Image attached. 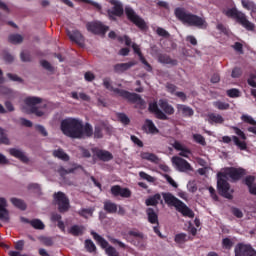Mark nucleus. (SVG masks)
I'll list each match as a JSON object with an SVG mask.
<instances>
[{
    "mask_svg": "<svg viewBox=\"0 0 256 256\" xmlns=\"http://www.w3.org/2000/svg\"><path fill=\"white\" fill-rule=\"evenodd\" d=\"M65 135L71 139H87L93 137V126L76 118L65 119Z\"/></svg>",
    "mask_w": 256,
    "mask_h": 256,
    "instance_id": "obj_1",
    "label": "nucleus"
},
{
    "mask_svg": "<svg viewBox=\"0 0 256 256\" xmlns=\"http://www.w3.org/2000/svg\"><path fill=\"white\" fill-rule=\"evenodd\" d=\"M174 15L181 21L184 25H189V27H197L198 29H207V21L204 18L187 12L185 8L178 7L174 10Z\"/></svg>",
    "mask_w": 256,
    "mask_h": 256,
    "instance_id": "obj_2",
    "label": "nucleus"
},
{
    "mask_svg": "<svg viewBox=\"0 0 256 256\" xmlns=\"http://www.w3.org/2000/svg\"><path fill=\"white\" fill-rule=\"evenodd\" d=\"M47 107H49V103H46L41 98L28 97L24 100L22 111L28 114L33 113L37 117H43L49 111Z\"/></svg>",
    "mask_w": 256,
    "mask_h": 256,
    "instance_id": "obj_3",
    "label": "nucleus"
},
{
    "mask_svg": "<svg viewBox=\"0 0 256 256\" xmlns=\"http://www.w3.org/2000/svg\"><path fill=\"white\" fill-rule=\"evenodd\" d=\"M103 87H105V89H107L108 91H113V93H115L119 97H122V99H126L127 101H129V103H134L136 105H139V107H143V105H145V100L141 98V95L137 93H131L127 90L114 88L111 85L110 77H106L103 79Z\"/></svg>",
    "mask_w": 256,
    "mask_h": 256,
    "instance_id": "obj_4",
    "label": "nucleus"
},
{
    "mask_svg": "<svg viewBox=\"0 0 256 256\" xmlns=\"http://www.w3.org/2000/svg\"><path fill=\"white\" fill-rule=\"evenodd\" d=\"M224 15L230 19H235L236 23L244 27L246 31H255V24L249 21V19H247V15L237 10V8H229L224 12Z\"/></svg>",
    "mask_w": 256,
    "mask_h": 256,
    "instance_id": "obj_5",
    "label": "nucleus"
},
{
    "mask_svg": "<svg viewBox=\"0 0 256 256\" xmlns=\"http://www.w3.org/2000/svg\"><path fill=\"white\" fill-rule=\"evenodd\" d=\"M230 129H232L235 135L242 139V141L237 136H223L222 143H226L227 145H229V143L233 141L234 145H236V147H238L240 151H247V142H245L247 141V135H245V132H243V130H241L237 126H231Z\"/></svg>",
    "mask_w": 256,
    "mask_h": 256,
    "instance_id": "obj_6",
    "label": "nucleus"
},
{
    "mask_svg": "<svg viewBox=\"0 0 256 256\" xmlns=\"http://www.w3.org/2000/svg\"><path fill=\"white\" fill-rule=\"evenodd\" d=\"M124 239L134 245V247H138L141 251H145L147 247V238H145V234L140 232L139 230H129L126 234H124Z\"/></svg>",
    "mask_w": 256,
    "mask_h": 256,
    "instance_id": "obj_7",
    "label": "nucleus"
},
{
    "mask_svg": "<svg viewBox=\"0 0 256 256\" xmlns=\"http://www.w3.org/2000/svg\"><path fill=\"white\" fill-rule=\"evenodd\" d=\"M247 174L243 168L226 167L218 172L217 177H224L225 179H231L234 183L243 179Z\"/></svg>",
    "mask_w": 256,
    "mask_h": 256,
    "instance_id": "obj_8",
    "label": "nucleus"
},
{
    "mask_svg": "<svg viewBox=\"0 0 256 256\" xmlns=\"http://www.w3.org/2000/svg\"><path fill=\"white\" fill-rule=\"evenodd\" d=\"M110 5H113L111 9L107 10L108 19L110 21H117V17H123L125 10L123 9V3L119 0H107Z\"/></svg>",
    "mask_w": 256,
    "mask_h": 256,
    "instance_id": "obj_9",
    "label": "nucleus"
},
{
    "mask_svg": "<svg viewBox=\"0 0 256 256\" xmlns=\"http://www.w3.org/2000/svg\"><path fill=\"white\" fill-rule=\"evenodd\" d=\"M125 14H126L127 19H129L131 21V23L136 25V27L141 29V31H145V29H147V23L145 22V20L143 18H141L139 15H137V13H135V10H133V8L126 6Z\"/></svg>",
    "mask_w": 256,
    "mask_h": 256,
    "instance_id": "obj_10",
    "label": "nucleus"
},
{
    "mask_svg": "<svg viewBox=\"0 0 256 256\" xmlns=\"http://www.w3.org/2000/svg\"><path fill=\"white\" fill-rule=\"evenodd\" d=\"M217 189L219 195L225 197V199H233V195L230 193L231 185L227 181V178L223 176H217Z\"/></svg>",
    "mask_w": 256,
    "mask_h": 256,
    "instance_id": "obj_11",
    "label": "nucleus"
},
{
    "mask_svg": "<svg viewBox=\"0 0 256 256\" xmlns=\"http://www.w3.org/2000/svg\"><path fill=\"white\" fill-rule=\"evenodd\" d=\"M86 29L94 35H105L107 31H109V26L103 24V22L95 21L88 22L86 24Z\"/></svg>",
    "mask_w": 256,
    "mask_h": 256,
    "instance_id": "obj_12",
    "label": "nucleus"
},
{
    "mask_svg": "<svg viewBox=\"0 0 256 256\" xmlns=\"http://www.w3.org/2000/svg\"><path fill=\"white\" fill-rule=\"evenodd\" d=\"M234 253L235 256H256V249L251 244L238 243Z\"/></svg>",
    "mask_w": 256,
    "mask_h": 256,
    "instance_id": "obj_13",
    "label": "nucleus"
},
{
    "mask_svg": "<svg viewBox=\"0 0 256 256\" xmlns=\"http://www.w3.org/2000/svg\"><path fill=\"white\" fill-rule=\"evenodd\" d=\"M92 153L94 161L95 159H99V161H103L104 163L113 161V154L107 150L93 148Z\"/></svg>",
    "mask_w": 256,
    "mask_h": 256,
    "instance_id": "obj_14",
    "label": "nucleus"
},
{
    "mask_svg": "<svg viewBox=\"0 0 256 256\" xmlns=\"http://www.w3.org/2000/svg\"><path fill=\"white\" fill-rule=\"evenodd\" d=\"M172 163L176 166L178 171H180L181 173H185V171H191L193 169L191 167V164L187 162V160L179 156H174L172 158Z\"/></svg>",
    "mask_w": 256,
    "mask_h": 256,
    "instance_id": "obj_15",
    "label": "nucleus"
},
{
    "mask_svg": "<svg viewBox=\"0 0 256 256\" xmlns=\"http://www.w3.org/2000/svg\"><path fill=\"white\" fill-rule=\"evenodd\" d=\"M148 110L150 113H154L156 119H159L160 121H169V116L163 112V110L159 109V105H157V102L150 103Z\"/></svg>",
    "mask_w": 256,
    "mask_h": 256,
    "instance_id": "obj_16",
    "label": "nucleus"
},
{
    "mask_svg": "<svg viewBox=\"0 0 256 256\" xmlns=\"http://www.w3.org/2000/svg\"><path fill=\"white\" fill-rule=\"evenodd\" d=\"M110 191L114 197H123L124 199L131 197V190L129 188H121L119 185L112 186Z\"/></svg>",
    "mask_w": 256,
    "mask_h": 256,
    "instance_id": "obj_17",
    "label": "nucleus"
},
{
    "mask_svg": "<svg viewBox=\"0 0 256 256\" xmlns=\"http://www.w3.org/2000/svg\"><path fill=\"white\" fill-rule=\"evenodd\" d=\"M162 197L168 207H175L177 209L181 203V200L171 194V192H163Z\"/></svg>",
    "mask_w": 256,
    "mask_h": 256,
    "instance_id": "obj_18",
    "label": "nucleus"
},
{
    "mask_svg": "<svg viewBox=\"0 0 256 256\" xmlns=\"http://www.w3.org/2000/svg\"><path fill=\"white\" fill-rule=\"evenodd\" d=\"M68 37L72 43H76L78 47H85V37L78 30L68 32Z\"/></svg>",
    "mask_w": 256,
    "mask_h": 256,
    "instance_id": "obj_19",
    "label": "nucleus"
},
{
    "mask_svg": "<svg viewBox=\"0 0 256 256\" xmlns=\"http://www.w3.org/2000/svg\"><path fill=\"white\" fill-rule=\"evenodd\" d=\"M9 210H7V200L0 198V221L3 223H9Z\"/></svg>",
    "mask_w": 256,
    "mask_h": 256,
    "instance_id": "obj_20",
    "label": "nucleus"
},
{
    "mask_svg": "<svg viewBox=\"0 0 256 256\" xmlns=\"http://www.w3.org/2000/svg\"><path fill=\"white\" fill-rule=\"evenodd\" d=\"M54 205L58 207L60 213L65 212V194L63 192L54 194Z\"/></svg>",
    "mask_w": 256,
    "mask_h": 256,
    "instance_id": "obj_21",
    "label": "nucleus"
},
{
    "mask_svg": "<svg viewBox=\"0 0 256 256\" xmlns=\"http://www.w3.org/2000/svg\"><path fill=\"white\" fill-rule=\"evenodd\" d=\"M240 119L241 121H243V123L251 125L247 128V131L256 135V120L252 116H249L247 114H243Z\"/></svg>",
    "mask_w": 256,
    "mask_h": 256,
    "instance_id": "obj_22",
    "label": "nucleus"
},
{
    "mask_svg": "<svg viewBox=\"0 0 256 256\" xmlns=\"http://www.w3.org/2000/svg\"><path fill=\"white\" fill-rule=\"evenodd\" d=\"M135 65H137V61L118 63L114 65V71L118 74L125 73V71H129V69H131V67H135Z\"/></svg>",
    "mask_w": 256,
    "mask_h": 256,
    "instance_id": "obj_23",
    "label": "nucleus"
},
{
    "mask_svg": "<svg viewBox=\"0 0 256 256\" xmlns=\"http://www.w3.org/2000/svg\"><path fill=\"white\" fill-rule=\"evenodd\" d=\"M176 211L181 213L183 217H189L190 219H193L195 217V212L191 210L183 201L180 202V205L176 207Z\"/></svg>",
    "mask_w": 256,
    "mask_h": 256,
    "instance_id": "obj_24",
    "label": "nucleus"
},
{
    "mask_svg": "<svg viewBox=\"0 0 256 256\" xmlns=\"http://www.w3.org/2000/svg\"><path fill=\"white\" fill-rule=\"evenodd\" d=\"M176 211L181 213L183 217H189L190 219H193L195 217V212L191 210L183 201L180 202V205L176 207Z\"/></svg>",
    "mask_w": 256,
    "mask_h": 256,
    "instance_id": "obj_25",
    "label": "nucleus"
},
{
    "mask_svg": "<svg viewBox=\"0 0 256 256\" xmlns=\"http://www.w3.org/2000/svg\"><path fill=\"white\" fill-rule=\"evenodd\" d=\"M142 129L143 131H145L146 133H150L151 135H157V133H159L157 126H155V123H153V120L151 119L145 120Z\"/></svg>",
    "mask_w": 256,
    "mask_h": 256,
    "instance_id": "obj_26",
    "label": "nucleus"
},
{
    "mask_svg": "<svg viewBox=\"0 0 256 256\" xmlns=\"http://www.w3.org/2000/svg\"><path fill=\"white\" fill-rule=\"evenodd\" d=\"M160 109H162V112L166 115H174L175 114V108L167 102V100L160 99L158 103Z\"/></svg>",
    "mask_w": 256,
    "mask_h": 256,
    "instance_id": "obj_27",
    "label": "nucleus"
},
{
    "mask_svg": "<svg viewBox=\"0 0 256 256\" xmlns=\"http://www.w3.org/2000/svg\"><path fill=\"white\" fill-rule=\"evenodd\" d=\"M176 109L178 113H181L183 115V117H193V115H195V111H193V108L185 104H177Z\"/></svg>",
    "mask_w": 256,
    "mask_h": 256,
    "instance_id": "obj_28",
    "label": "nucleus"
},
{
    "mask_svg": "<svg viewBox=\"0 0 256 256\" xmlns=\"http://www.w3.org/2000/svg\"><path fill=\"white\" fill-rule=\"evenodd\" d=\"M86 228L83 225H73L68 229V233L73 237H81L85 234Z\"/></svg>",
    "mask_w": 256,
    "mask_h": 256,
    "instance_id": "obj_29",
    "label": "nucleus"
},
{
    "mask_svg": "<svg viewBox=\"0 0 256 256\" xmlns=\"http://www.w3.org/2000/svg\"><path fill=\"white\" fill-rule=\"evenodd\" d=\"M208 123H210V125H223L225 118H223L221 114L210 113L208 114Z\"/></svg>",
    "mask_w": 256,
    "mask_h": 256,
    "instance_id": "obj_30",
    "label": "nucleus"
},
{
    "mask_svg": "<svg viewBox=\"0 0 256 256\" xmlns=\"http://www.w3.org/2000/svg\"><path fill=\"white\" fill-rule=\"evenodd\" d=\"M158 61H159V63H162L163 65H172L173 67L177 66L179 63L177 60L172 59L167 54H159Z\"/></svg>",
    "mask_w": 256,
    "mask_h": 256,
    "instance_id": "obj_31",
    "label": "nucleus"
},
{
    "mask_svg": "<svg viewBox=\"0 0 256 256\" xmlns=\"http://www.w3.org/2000/svg\"><path fill=\"white\" fill-rule=\"evenodd\" d=\"M146 215L148 217L149 223L152 225H159V216L157 215V212H155V209L147 208Z\"/></svg>",
    "mask_w": 256,
    "mask_h": 256,
    "instance_id": "obj_32",
    "label": "nucleus"
},
{
    "mask_svg": "<svg viewBox=\"0 0 256 256\" xmlns=\"http://www.w3.org/2000/svg\"><path fill=\"white\" fill-rule=\"evenodd\" d=\"M9 153L12 155V157H16V159L22 161V163H27V161H29V158H27L25 153L19 149L12 148L9 150Z\"/></svg>",
    "mask_w": 256,
    "mask_h": 256,
    "instance_id": "obj_33",
    "label": "nucleus"
},
{
    "mask_svg": "<svg viewBox=\"0 0 256 256\" xmlns=\"http://www.w3.org/2000/svg\"><path fill=\"white\" fill-rule=\"evenodd\" d=\"M91 235L93 236V239L100 245L102 249H108L109 247V242L105 240L101 235L97 234V232L92 231Z\"/></svg>",
    "mask_w": 256,
    "mask_h": 256,
    "instance_id": "obj_34",
    "label": "nucleus"
},
{
    "mask_svg": "<svg viewBox=\"0 0 256 256\" xmlns=\"http://www.w3.org/2000/svg\"><path fill=\"white\" fill-rule=\"evenodd\" d=\"M103 209L109 215H113V214L117 213V205L115 203L111 202V200L104 201Z\"/></svg>",
    "mask_w": 256,
    "mask_h": 256,
    "instance_id": "obj_35",
    "label": "nucleus"
},
{
    "mask_svg": "<svg viewBox=\"0 0 256 256\" xmlns=\"http://www.w3.org/2000/svg\"><path fill=\"white\" fill-rule=\"evenodd\" d=\"M159 201H161V194L157 193L146 199L145 205L147 207H157V205H159Z\"/></svg>",
    "mask_w": 256,
    "mask_h": 256,
    "instance_id": "obj_36",
    "label": "nucleus"
},
{
    "mask_svg": "<svg viewBox=\"0 0 256 256\" xmlns=\"http://www.w3.org/2000/svg\"><path fill=\"white\" fill-rule=\"evenodd\" d=\"M140 157L145 161H150V163H159V157H157V155L154 153L141 152Z\"/></svg>",
    "mask_w": 256,
    "mask_h": 256,
    "instance_id": "obj_37",
    "label": "nucleus"
},
{
    "mask_svg": "<svg viewBox=\"0 0 256 256\" xmlns=\"http://www.w3.org/2000/svg\"><path fill=\"white\" fill-rule=\"evenodd\" d=\"M93 213H95V207L82 208L78 211V215H80V217H83L84 219H89V217H93Z\"/></svg>",
    "mask_w": 256,
    "mask_h": 256,
    "instance_id": "obj_38",
    "label": "nucleus"
},
{
    "mask_svg": "<svg viewBox=\"0 0 256 256\" xmlns=\"http://www.w3.org/2000/svg\"><path fill=\"white\" fill-rule=\"evenodd\" d=\"M242 7L247 9V11H251V13H256V4L250 0H241Z\"/></svg>",
    "mask_w": 256,
    "mask_h": 256,
    "instance_id": "obj_39",
    "label": "nucleus"
},
{
    "mask_svg": "<svg viewBox=\"0 0 256 256\" xmlns=\"http://www.w3.org/2000/svg\"><path fill=\"white\" fill-rule=\"evenodd\" d=\"M212 105L213 107H215V109H218V111H227V109L231 107L229 103H226L220 100L214 101Z\"/></svg>",
    "mask_w": 256,
    "mask_h": 256,
    "instance_id": "obj_40",
    "label": "nucleus"
},
{
    "mask_svg": "<svg viewBox=\"0 0 256 256\" xmlns=\"http://www.w3.org/2000/svg\"><path fill=\"white\" fill-rule=\"evenodd\" d=\"M71 97L72 99H75L76 101H79V99H81V101H91V97H89V95L81 92V93H77V92H72L71 93Z\"/></svg>",
    "mask_w": 256,
    "mask_h": 256,
    "instance_id": "obj_41",
    "label": "nucleus"
},
{
    "mask_svg": "<svg viewBox=\"0 0 256 256\" xmlns=\"http://www.w3.org/2000/svg\"><path fill=\"white\" fill-rule=\"evenodd\" d=\"M190 239L191 237L187 236V234L179 233L175 235L174 241L175 243L183 244V243H187V241H189Z\"/></svg>",
    "mask_w": 256,
    "mask_h": 256,
    "instance_id": "obj_42",
    "label": "nucleus"
},
{
    "mask_svg": "<svg viewBox=\"0 0 256 256\" xmlns=\"http://www.w3.org/2000/svg\"><path fill=\"white\" fill-rule=\"evenodd\" d=\"M84 245L88 253H95V251H97V246H95V243H93V240L91 239H86Z\"/></svg>",
    "mask_w": 256,
    "mask_h": 256,
    "instance_id": "obj_43",
    "label": "nucleus"
},
{
    "mask_svg": "<svg viewBox=\"0 0 256 256\" xmlns=\"http://www.w3.org/2000/svg\"><path fill=\"white\" fill-rule=\"evenodd\" d=\"M117 119L125 127H127V125H129L131 123V119H129V116H127V114H125V113H118Z\"/></svg>",
    "mask_w": 256,
    "mask_h": 256,
    "instance_id": "obj_44",
    "label": "nucleus"
},
{
    "mask_svg": "<svg viewBox=\"0 0 256 256\" xmlns=\"http://www.w3.org/2000/svg\"><path fill=\"white\" fill-rule=\"evenodd\" d=\"M11 203H13V205L15 206V207H18V209H22V211L23 210H25L26 209V205H25V202H23L22 200H19V199H17V198H12L11 199Z\"/></svg>",
    "mask_w": 256,
    "mask_h": 256,
    "instance_id": "obj_45",
    "label": "nucleus"
},
{
    "mask_svg": "<svg viewBox=\"0 0 256 256\" xmlns=\"http://www.w3.org/2000/svg\"><path fill=\"white\" fill-rule=\"evenodd\" d=\"M9 41H10V43H13L14 45H17V43H22L23 42V36H21L19 34L10 35L9 36Z\"/></svg>",
    "mask_w": 256,
    "mask_h": 256,
    "instance_id": "obj_46",
    "label": "nucleus"
},
{
    "mask_svg": "<svg viewBox=\"0 0 256 256\" xmlns=\"http://www.w3.org/2000/svg\"><path fill=\"white\" fill-rule=\"evenodd\" d=\"M139 177H141L144 181H148V183H155V178L146 172L140 171Z\"/></svg>",
    "mask_w": 256,
    "mask_h": 256,
    "instance_id": "obj_47",
    "label": "nucleus"
},
{
    "mask_svg": "<svg viewBox=\"0 0 256 256\" xmlns=\"http://www.w3.org/2000/svg\"><path fill=\"white\" fill-rule=\"evenodd\" d=\"M74 1H78L80 3H87L88 5H92V7H95V9H97L98 11H101L102 7L100 6L99 3L92 1V0H74Z\"/></svg>",
    "mask_w": 256,
    "mask_h": 256,
    "instance_id": "obj_48",
    "label": "nucleus"
},
{
    "mask_svg": "<svg viewBox=\"0 0 256 256\" xmlns=\"http://www.w3.org/2000/svg\"><path fill=\"white\" fill-rule=\"evenodd\" d=\"M30 225L34 227V229H45V224L42 223L39 219H34L30 221Z\"/></svg>",
    "mask_w": 256,
    "mask_h": 256,
    "instance_id": "obj_49",
    "label": "nucleus"
},
{
    "mask_svg": "<svg viewBox=\"0 0 256 256\" xmlns=\"http://www.w3.org/2000/svg\"><path fill=\"white\" fill-rule=\"evenodd\" d=\"M193 139L196 143H199V145H207V142L205 141V137H203V135L201 134H194L193 135Z\"/></svg>",
    "mask_w": 256,
    "mask_h": 256,
    "instance_id": "obj_50",
    "label": "nucleus"
},
{
    "mask_svg": "<svg viewBox=\"0 0 256 256\" xmlns=\"http://www.w3.org/2000/svg\"><path fill=\"white\" fill-rule=\"evenodd\" d=\"M52 221H58L59 229H61L62 231H65V224L61 222V215L59 214L52 215Z\"/></svg>",
    "mask_w": 256,
    "mask_h": 256,
    "instance_id": "obj_51",
    "label": "nucleus"
},
{
    "mask_svg": "<svg viewBox=\"0 0 256 256\" xmlns=\"http://www.w3.org/2000/svg\"><path fill=\"white\" fill-rule=\"evenodd\" d=\"M94 137H95V139H103V129L101 128V126L95 127Z\"/></svg>",
    "mask_w": 256,
    "mask_h": 256,
    "instance_id": "obj_52",
    "label": "nucleus"
},
{
    "mask_svg": "<svg viewBox=\"0 0 256 256\" xmlns=\"http://www.w3.org/2000/svg\"><path fill=\"white\" fill-rule=\"evenodd\" d=\"M105 251L108 256H119V252L113 246H108Z\"/></svg>",
    "mask_w": 256,
    "mask_h": 256,
    "instance_id": "obj_53",
    "label": "nucleus"
},
{
    "mask_svg": "<svg viewBox=\"0 0 256 256\" xmlns=\"http://www.w3.org/2000/svg\"><path fill=\"white\" fill-rule=\"evenodd\" d=\"M226 93H227L228 97H231L232 99L239 97V90L235 89V88L227 90Z\"/></svg>",
    "mask_w": 256,
    "mask_h": 256,
    "instance_id": "obj_54",
    "label": "nucleus"
},
{
    "mask_svg": "<svg viewBox=\"0 0 256 256\" xmlns=\"http://www.w3.org/2000/svg\"><path fill=\"white\" fill-rule=\"evenodd\" d=\"M157 35H159V37H165L166 39H168V37H170V34L167 32V30H165L164 28L158 27L156 30Z\"/></svg>",
    "mask_w": 256,
    "mask_h": 256,
    "instance_id": "obj_55",
    "label": "nucleus"
},
{
    "mask_svg": "<svg viewBox=\"0 0 256 256\" xmlns=\"http://www.w3.org/2000/svg\"><path fill=\"white\" fill-rule=\"evenodd\" d=\"M222 246L224 249H231L233 247V241L229 238H224L222 240Z\"/></svg>",
    "mask_w": 256,
    "mask_h": 256,
    "instance_id": "obj_56",
    "label": "nucleus"
},
{
    "mask_svg": "<svg viewBox=\"0 0 256 256\" xmlns=\"http://www.w3.org/2000/svg\"><path fill=\"white\" fill-rule=\"evenodd\" d=\"M241 75H243V71L241 70V68H234L233 70H232V74H231V77L233 78V79H239V77L241 76Z\"/></svg>",
    "mask_w": 256,
    "mask_h": 256,
    "instance_id": "obj_57",
    "label": "nucleus"
},
{
    "mask_svg": "<svg viewBox=\"0 0 256 256\" xmlns=\"http://www.w3.org/2000/svg\"><path fill=\"white\" fill-rule=\"evenodd\" d=\"M53 155L54 157H57L58 159L65 161V152L62 149L55 150L53 152Z\"/></svg>",
    "mask_w": 256,
    "mask_h": 256,
    "instance_id": "obj_58",
    "label": "nucleus"
},
{
    "mask_svg": "<svg viewBox=\"0 0 256 256\" xmlns=\"http://www.w3.org/2000/svg\"><path fill=\"white\" fill-rule=\"evenodd\" d=\"M244 183L245 185H247V187L253 186V183H255V176H246V178L244 179Z\"/></svg>",
    "mask_w": 256,
    "mask_h": 256,
    "instance_id": "obj_59",
    "label": "nucleus"
},
{
    "mask_svg": "<svg viewBox=\"0 0 256 256\" xmlns=\"http://www.w3.org/2000/svg\"><path fill=\"white\" fill-rule=\"evenodd\" d=\"M83 169L81 165L74 164L71 168L65 170L66 175L69 173H76L77 170Z\"/></svg>",
    "mask_w": 256,
    "mask_h": 256,
    "instance_id": "obj_60",
    "label": "nucleus"
},
{
    "mask_svg": "<svg viewBox=\"0 0 256 256\" xmlns=\"http://www.w3.org/2000/svg\"><path fill=\"white\" fill-rule=\"evenodd\" d=\"M85 81H88V83H91V81H95V74L93 72L88 71L84 74Z\"/></svg>",
    "mask_w": 256,
    "mask_h": 256,
    "instance_id": "obj_61",
    "label": "nucleus"
},
{
    "mask_svg": "<svg viewBox=\"0 0 256 256\" xmlns=\"http://www.w3.org/2000/svg\"><path fill=\"white\" fill-rule=\"evenodd\" d=\"M232 214L234 217H237V219H243V211L239 208H232Z\"/></svg>",
    "mask_w": 256,
    "mask_h": 256,
    "instance_id": "obj_62",
    "label": "nucleus"
},
{
    "mask_svg": "<svg viewBox=\"0 0 256 256\" xmlns=\"http://www.w3.org/2000/svg\"><path fill=\"white\" fill-rule=\"evenodd\" d=\"M80 152H81L82 157H84L85 159H89L91 157V152L89 151V149L80 147Z\"/></svg>",
    "mask_w": 256,
    "mask_h": 256,
    "instance_id": "obj_63",
    "label": "nucleus"
},
{
    "mask_svg": "<svg viewBox=\"0 0 256 256\" xmlns=\"http://www.w3.org/2000/svg\"><path fill=\"white\" fill-rule=\"evenodd\" d=\"M130 139L138 147H143V141H141V139H139L137 136L131 135Z\"/></svg>",
    "mask_w": 256,
    "mask_h": 256,
    "instance_id": "obj_64",
    "label": "nucleus"
}]
</instances>
